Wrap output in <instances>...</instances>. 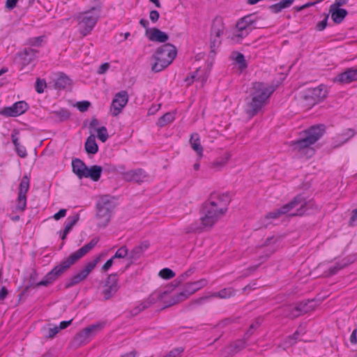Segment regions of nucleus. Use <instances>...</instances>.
<instances>
[{"label":"nucleus","instance_id":"obj_1","mask_svg":"<svg viewBox=\"0 0 357 357\" xmlns=\"http://www.w3.org/2000/svg\"><path fill=\"white\" fill-rule=\"evenodd\" d=\"M231 201V196L229 192L222 194L212 192L202 204L200 213L202 215L200 218V225H197V223L192 224L189 231L200 233L205 227H212L219 218L227 213Z\"/></svg>","mask_w":357,"mask_h":357},{"label":"nucleus","instance_id":"obj_2","mask_svg":"<svg viewBox=\"0 0 357 357\" xmlns=\"http://www.w3.org/2000/svg\"><path fill=\"white\" fill-rule=\"evenodd\" d=\"M275 89L276 86L268 85L263 82L252 83L250 95L245 99V112L249 118H252L258 114Z\"/></svg>","mask_w":357,"mask_h":357},{"label":"nucleus","instance_id":"obj_3","mask_svg":"<svg viewBox=\"0 0 357 357\" xmlns=\"http://www.w3.org/2000/svg\"><path fill=\"white\" fill-rule=\"evenodd\" d=\"M314 206L312 200H307L303 194L300 193L295 196L289 202L284 204L279 208L268 212L265 218L267 220L277 219L282 215L288 214L289 217L302 216L309 213V211Z\"/></svg>","mask_w":357,"mask_h":357},{"label":"nucleus","instance_id":"obj_4","mask_svg":"<svg viewBox=\"0 0 357 357\" xmlns=\"http://www.w3.org/2000/svg\"><path fill=\"white\" fill-rule=\"evenodd\" d=\"M326 130V126L323 123L311 126L303 131L305 137L291 141L289 145L293 150L304 153L310 158L315 153L314 149L310 146L317 142L325 134Z\"/></svg>","mask_w":357,"mask_h":357},{"label":"nucleus","instance_id":"obj_5","mask_svg":"<svg viewBox=\"0 0 357 357\" xmlns=\"http://www.w3.org/2000/svg\"><path fill=\"white\" fill-rule=\"evenodd\" d=\"M177 55L176 47L171 43H165L158 47L151 56L153 63L151 70L159 73L168 67Z\"/></svg>","mask_w":357,"mask_h":357},{"label":"nucleus","instance_id":"obj_6","mask_svg":"<svg viewBox=\"0 0 357 357\" xmlns=\"http://www.w3.org/2000/svg\"><path fill=\"white\" fill-rule=\"evenodd\" d=\"M65 271L61 263L54 266L43 278L38 281L39 274L36 268H32L28 278V284L25 286V291H29L31 289H37L40 287H50L52 285L63 273Z\"/></svg>","mask_w":357,"mask_h":357},{"label":"nucleus","instance_id":"obj_7","mask_svg":"<svg viewBox=\"0 0 357 357\" xmlns=\"http://www.w3.org/2000/svg\"><path fill=\"white\" fill-rule=\"evenodd\" d=\"M117 198L109 195H102L96 203V218L100 220L97 226L105 228L109 223L114 210L117 206Z\"/></svg>","mask_w":357,"mask_h":357},{"label":"nucleus","instance_id":"obj_8","mask_svg":"<svg viewBox=\"0 0 357 357\" xmlns=\"http://www.w3.org/2000/svg\"><path fill=\"white\" fill-rule=\"evenodd\" d=\"M72 172L79 179L89 178L93 182H98L102 176L100 165L87 166L82 160L77 158L72 160Z\"/></svg>","mask_w":357,"mask_h":357},{"label":"nucleus","instance_id":"obj_9","mask_svg":"<svg viewBox=\"0 0 357 357\" xmlns=\"http://www.w3.org/2000/svg\"><path fill=\"white\" fill-rule=\"evenodd\" d=\"M328 91L324 84L317 87L307 88L299 93L301 100L306 102L307 105H314L322 102L327 97Z\"/></svg>","mask_w":357,"mask_h":357},{"label":"nucleus","instance_id":"obj_10","mask_svg":"<svg viewBox=\"0 0 357 357\" xmlns=\"http://www.w3.org/2000/svg\"><path fill=\"white\" fill-rule=\"evenodd\" d=\"M101 255L96 257L93 260L90 261L86 264V265L79 271L78 273L73 275L66 280L65 283V289L71 288L82 281H84L89 276V275L95 268L97 264L100 261Z\"/></svg>","mask_w":357,"mask_h":357},{"label":"nucleus","instance_id":"obj_11","mask_svg":"<svg viewBox=\"0 0 357 357\" xmlns=\"http://www.w3.org/2000/svg\"><path fill=\"white\" fill-rule=\"evenodd\" d=\"M101 255L96 257L93 260L90 261L86 264V265L79 271L78 273L73 275L66 280L65 283V289L71 288L82 281H84L89 276V275L95 268L97 264L100 261Z\"/></svg>","mask_w":357,"mask_h":357},{"label":"nucleus","instance_id":"obj_12","mask_svg":"<svg viewBox=\"0 0 357 357\" xmlns=\"http://www.w3.org/2000/svg\"><path fill=\"white\" fill-rule=\"evenodd\" d=\"M101 255L96 257L93 260L90 261L86 264V265L79 271L78 273L73 275L66 280L65 283V289L71 288L82 281H84L89 276V275L95 268L97 264L100 261Z\"/></svg>","mask_w":357,"mask_h":357},{"label":"nucleus","instance_id":"obj_13","mask_svg":"<svg viewBox=\"0 0 357 357\" xmlns=\"http://www.w3.org/2000/svg\"><path fill=\"white\" fill-rule=\"evenodd\" d=\"M98 241L99 238L98 237L92 238L89 243H86L75 252L70 254L68 257L63 259L60 263L65 272L67 271L81 258L86 255L89 252H90L96 245Z\"/></svg>","mask_w":357,"mask_h":357},{"label":"nucleus","instance_id":"obj_14","mask_svg":"<svg viewBox=\"0 0 357 357\" xmlns=\"http://www.w3.org/2000/svg\"><path fill=\"white\" fill-rule=\"evenodd\" d=\"M100 17V13L94 11H90V9L79 14L77 19L80 20L79 23L83 24V28L80 30V33L86 36L91 33L96 24Z\"/></svg>","mask_w":357,"mask_h":357},{"label":"nucleus","instance_id":"obj_15","mask_svg":"<svg viewBox=\"0 0 357 357\" xmlns=\"http://www.w3.org/2000/svg\"><path fill=\"white\" fill-rule=\"evenodd\" d=\"M119 273H114L108 275L104 282V289L102 291L104 301H107L112 298L120 288L119 285Z\"/></svg>","mask_w":357,"mask_h":357},{"label":"nucleus","instance_id":"obj_16","mask_svg":"<svg viewBox=\"0 0 357 357\" xmlns=\"http://www.w3.org/2000/svg\"><path fill=\"white\" fill-rule=\"evenodd\" d=\"M29 109V104L24 100L15 102L11 106L0 109V115L6 117H17L24 114Z\"/></svg>","mask_w":357,"mask_h":357},{"label":"nucleus","instance_id":"obj_17","mask_svg":"<svg viewBox=\"0 0 357 357\" xmlns=\"http://www.w3.org/2000/svg\"><path fill=\"white\" fill-rule=\"evenodd\" d=\"M128 100L129 96L126 91L122 90L115 94L110 106L113 116H117L122 112Z\"/></svg>","mask_w":357,"mask_h":357},{"label":"nucleus","instance_id":"obj_18","mask_svg":"<svg viewBox=\"0 0 357 357\" xmlns=\"http://www.w3.org/2000/svg\"><path fill=\"white\" fill-rule=\"evenodd\" d=\"M321 303L320 300L312 298L304 300L298 302L295 307L293 309L292 312L296 311L298 312L297 314L294 315V317H297L301 314L307 313L310 311H312L315 309V307Z\"/></svg>","mask_w":357,"mask_h":357},{"label":"nucleus","instance_id":"obj_19","mask_svg":"<svg viewBox=\"0 0 357 357\" xmlns=\"http://www.w3.org/2000/svg\"><path fill=\"white\" fill-rule=\"evenodd\" d=\"M235 293L236 291L232 287H228L222 289L217 293L213 294V295L211 296V297H220L221 298H227L234 296L235 295ZM210 296H202L196 300H194L190 303L189 307L199 305L202 303L204 301L208 300Z\"/></svg>","mask_w":357,"mask_h":357},{"label":"nucleus","instance_id":"obj_20","mask_svg":"<svg viewBox=\"0 0 357 357\" xmlns=\"http://www.w3.org/2000/svg\"><path fill=\"white\" fill-rule=\"evenodd\" d=\"M145 36L147 38L152 42H156L160 43H167L169 36L168 33L161 31L157 27H153L151 29H147L145 31Z\"/></svg>","mask_w":357,"mask_h":357},{"label":"nucleus","instance_id":"obj_21","mask_svg":"<svg viewBox=\"0 0 357 357\" xmlns=\"http://www.w3.org/2000/svg\"><path fill=\"white\" fill-rule=\"evenodd\" d=\"M188 290L184 287V289L183 291H180L176 295L172 296L169 301H164L165 305L158 309L156 312L159 313L161 311L188 298L191 295L189 292L188 293Z\"/></svg>","mask_w":357,"mask_h":357},{"label":"nucleus","instance_id":"obj_22","mask_svg":"<svg viewBox=\"0 0 357 357\" xmlns=\"http://www.w3.org/2000/svg\"><path fill=\"white\" fill-rule=\"evenodd\" d=\"M146 177L145 172L142 169H136L126 172H123L122 178L126 181H133L137 183L144 182Z\"/></svg>","mask_w":357,"mask_h":357},{"label":"nucleus","instance_id":"obj_23","mask_svg":"<svg viewBox=\"0 0 357 357\" xmlns=\"http://www.w3.org/2000/svg\"><path fill=\"white\" fill-rule=\"evenodd\" d=\"M328 14L331 15L334 24H339L344 21L349 13L345 8L330 6Z\"/></svg>","mask_w":357,"mask_h":357},{"label":"nucleus","instance_id":"obj_24","mask_svg":"<svg viewBox=\"0 0 357 357\" xmlns=\"http://www.w3.org/2000/svg\"><path fill=\"white\" fill-rule=\"evenodd\" d=\"M19 134L20 130L18 129H13L11 133V140L15 146V151L17 155L20 158H24L27 156V152L26 148L19 142V138L17 137Z\"/></svg>","mask_w":357,"mask_h":357},{"label":"nucleus","instance_id":"obj_25","mask_svg":"<svg viewBox=\"0 0 357 357\" xmlns=\"http://www.w3.org/2000/svg\"><path fill=\"white\" fill-rule=\"evenodd\" d=\"M189 142L192 150L197 153L198 160H200L203 156L204 149L200 142L199 135L197 132L192 133Z\"/></svg>","mask_w":357,"mask_h":357},{"label":"nucleus","instance_id":"obj_26","mask_svg":"<svg viewBox=\"0 0 357 357\" xmlns=\"http://www.w3.org/2000/svg\"><path fill=\"white\" fill-rule=\"evenodd\" d=\"M72 79L64 73H59L58 77L54 80V88L55 89L63 90L67 86H71Z\"/></svg>","mask_w":357,"mask_h":357},{"label":"nucleus","instance_id":"obj_27","mask_svg":"<svg viewBox=\"0 0 357 357\" xmlns=\"http://www.w3.org/2000/svg\"><path fill=\"white\" fill-rule=\"evenodd\" d=\"M150 243L149 241H144L141 242L139 245L135 246L130 252L128 258L137 260L141 257L143 252L149 248Z\"/></svg>","mask_w":357,"mask_h":357},{"label":"nucleus","instance_id":"obj_28","mask_svg":"<svg viewBox=\"0 0 357 357\" xmlns=\"http://www.w3.org/2000/svg\"><path fill=\"white\" fill-rule=\"evenodd\" d=\"M224 31V24L221 17H215L211 24V36L215 35V37L220 38Z\"/></svg>","mask_w":357,"mask_h":357},{"label":"nucleus","instance_id":"obj_29","mask_svg":"<svg viewBox=\"0 0 357 357\" xmlns=\"http://www.w3.org/2000/svg\"><path fill=\"white\" fill-rule=\"evenodd\" d=\"M333 82H339L340 84H349L354 82L351 68H346L343 72L339 73L333 78Z\"/></svg>","mask_w":357,"mask_h":357},{"label":"nucleus","instance_id":"obj_30","mask_svg":"<svg viewBox=\"0 0 357 357\" xmlns=\"http://www.w3.org/2000/svg\"><path fill=\"white\" fill-rule=\"evenodd\" d=\"M84 150L88 155H95L99 151L98 145L96 141V137L93 135H90L84 143Z\"/></svg>","mask_w":357,"mask_h":357},{"label":"nucleus","instance_id":"obj_31","mask_svg":"<svg viewBox=\"0 0 357 357\" xmlns=\"http://www.w3.org/2000/svg\"><path fill=\"white\" fill-rule=\"evenodd\" d=\"M17 55L22 61L23 66L30 64L36 56L35 51L31 48H25L23 51L18 52Z\"/></svg>","mask_w":357,"mask_h":357},{"label":"nucleus","instance_id":"obj_32","mask_svg":"<svg viewBox=\"0 0 357 357\" xmlns=\"http://www.w3.org/2000/svg\"><path fill=\"white\" fill-rule=\"evenodd\" d=\"M255 13H251L241 17L240 24H245L248 30L250 29V31L255 29L262 28L261 26L257 25L258 17H255Z\"/></svg>","mask_w":357,"mask_h":357},{"label":"nucleus","instance_id":"obj_33","mask_svg":"<svg viewBox=\"0 0 357 357\" xmlns=\"http://www.w3.org/2000/svg\"><path fill=\"white\" fill-rule=\"evenodd\" d=\"M295 0H280L278 3L272 4L268 6V9L271 13L277 14L282 10L289 8Z\"/></svg>","mask_w":357,"mask_h":357},{"label":"nucleus","instance_id":"obj_34","mask_svg":"<svg viewBox=\"0 0 357 357\" xmlns=\"http://www.w3.org/2000/svg\"><path fill=\"white\" fill-rule=\"evenodd\" d=\"M104 324L100 322H97L94 324H91L82 331L87 337V338L90 340L93 337H94L99 331L102 330Z\"/></svg>","mask_w":357,"mask_h":357},{"label":"nucleus","instance_id":"obj_35","mask_svg":"<svg viewBox=\"0 0 357 357\" xmlns=\"http://www.w3.org/2000/svg\"><path fill=\"white\" fill-rule=\"evenodd\" d=\"M89 341L90 340L87 338L83 331H80L74 336L70 344L71 347L77 349Z\"/></svg>","mask_w":357,"mask_h":357},{"label":"nucleus","instance_id":"obj_36","mask_svg":"<svg viewBox=\"0 0 357 357\" xmlns=\"http://www.w3.org/2000/svg\"><path fill=\"white\" fill-rule=\"evenodd\" d=\"M207 283V280L204 278H202L195 282H188L185 284L184 287L188 290V293L189 292L190 295H192L202 287H205Z\"/></svg>","mask_w":357,"mask_h":357},{"label":"nucleus","instance_id":"obj_37","mask_svg":"<svg viewBox=\"0 0 357 357\" xmlns=\"http://www.w3.org/2000/svg\"><path fill=\"white\" fill-rule=\"evenodd\" d=\"M30 188V177L27 174H24L19 184L18 188V194L26 196V193L28 192Z\"/></svg>","mask_w":357,"mask_h":357},{"label":"nucleus","instance_id":"obj_38","mask_svg":"<svg viewBox=\"0 0 357 357\" xmlns=\"http://www.w3.org/2000/svg\"><path fill=\"white\" fill-rule=\"evenodd\" d=\"M175 119V115L174 112H166L162 116H161L157 123L156 125L160 127H164L165 126L172 123Z\"/></svg>","mask_w":357,"mask_h":357},{"label":"nucleus","instance_id":"obj_39","mask_svg":"<svg viewBox=\"0 0 357 357\" xmlns=\"http://www.w3.org/2000/svg\"><path fill=\"white\" fill-rule=\"evenodd\" d=\"M232 59L235 61L236 63L238 64L239 69L243 70L248 67L243 54L234 51L232 52Z\"/></svg>","mask_w":357,"mask_h":357},{"label":"nucleus","instance_id":"obj_40","mask_svg":"<svg viewBox=\"0 0 357 357\" xmlns=\"http://www.w3.org/2000/svg\"><path fill=\"white\" fill-rule=\"evenodd\" d=\"M100 167L102 168V173L104 172L107 173L121 172L123 174V171L125 169L123 165L116 166L112 163H104Z\"/></svg>","mask_w":357,"mask_h":357},{"label":"nucleus","instance_id":"obj_41","mask_svg":"<svg viewBox=\"0 0 357 357\" xmlns=\"http://www.w3.org/2000/svg\"><path fill=\"white\" fill-rule=\"evenodd\" d=\"M16 205L13 210L14 212H23L26 208V196L17 194Z\"/></svg>","mask_w":357,"mask_h":357},{"label":"nucleus","instance_id":"obj_42","mask_svg":"<svg viewBox=\"0 0 357 357\" xmlns=\"http://www.w3.org/2000/svg\"><path fill=\"white\" fill-rule=\"evenodd\" d=\"M356 135L355 130L352 128H347L342 132L341 135H340L337 137L340 138V144H342L347 142H348L351 137H353Z\"/></svg>","mask_w":357,"mask_h":357},{"label":"nucleus","instance_id":"obj_43","mask_svg":"<svg viewBox=\"0 0 357 357\" xmlns=\"http://www.w3.org/2000/svg\"><path fill=\"white\" fill-rule=\"evenodd\" d=\"M52 113L59 118V122L68 120L71 114L70 112L65 108H61L59 110L52 112Z\"/></svg>","mask_w":357,"mask_h":357},{"label":"nucleus","instance_id":"obj_44","mask_svg":"<svg viewBox=\"0 0 357 357\" xmlns=\"http://www.w3.org/2000/svg\"><path fill=\"white\" fill-rule=\"evenodd\" d=\"M230 155L229 153H225V155L222 158H218L213 163L211 167L213 168L220 169L222 168L229 160Z\"/></svg>","mask_w":357,"mask_h":357},{"label":"nucleus","instance_id":"obj_45","mask_svg":"<svg viewBox=\"0 0 357 357\" xmlns=\"http://www.w3.org/2000/svg\"><path fill=\"white\" fill-rule=\"evenodd\" d=\"M79 220V215L78 213L68 217L64 228L70 231L73 227L77 224Z\"/></svg>","mask_w":357,"mask_h":357},{"label":"nucleus","instance_id":"obj_46","mask_svg":"<svg viewBox=\"0 0 357 357\" xmlns=\"http://www.w3.org/2000/svg\"><path fill=\"white\" fill-rule=\"evenodd\" d=\"M176 275V273L169 268H163L158 273V276L164 280H170Z\"/></svg>","mask_w":357,"mask_h":357},{"label":"nucleus","instance_id":"obj_47","mask_svg":"<svg viewBox=\"0 0 357 357\" xmlns=\"http://www.w3.org/2000/svg\"><path fill=\"white\" fill-rule=\"evenodd\" d=\"M181 284L179 282V281L176 278L165 287V290L162 291V295L165 298L166 296L170 294L176 288L179 287Z\"/></svg>","mask_w":357,"mask_h":357},{"label":"nucleus","instance_id":"obj_48","mask_svg":"<svg viewBox=\"0 0 357 357\" xmlns=\"http://www.w3.org/2000/svg\"><path fill=\"white\" fill-rule=\"evenodd\" d=\"M97 132V138L102 142H105L109 138L107 128L105 126H101L96 128Z\"/></svg>","mask_w":357,"mask_h":357},{"label":"nucleus","instance_id":"obj_49","mask_svg":"<svg viewBox=\"0 0 357 357\" xmlns=\"http://www.w3.org/2000/svg\"><path fill=\"white\" fill-rule=\"evenodd\" d=\"M129 250L126 245L121 246L119 249L116 250L115 254L112 256L113 259H124L126 257L128 258Z\"/></svg>","mask_w":357,"mask_h":357},{"label":"nucleus","instance_id":"obj_50","mask_svg":"<svg viewBox=\"0 0 357 357\" xmlns=\"http://www.w3.org/2000/svg\"><path fill=\"white\" fill-rule=\"evenodd\" d=\"M46 87L47 83L45 79H41L40 77L36 78L35 82V90L38 93H43Z\"/></svg>","mask_w":357,"mask_h":357},{"label":"nucleus","instance_id":"obj_51","mask_svg":"<svg viewBox=\"0 0 357 357\" xmlns=\"http://www.w3.org/2000/svg\"><path fill=\"white\" fill-rule=\"evenodd\" d=\"M262 323V319L261 317H257L255 319V321L250 325V327L245 335L247 337L250 336L254 333V331L257 329Z\"/></svg>","mask_w":357,"mask_h":357},{"label":"nucleus","instance_id":"obj_52","mask_svg":"<svg viewBox=\"0 0 357 357\" xmlns=\"http://www.w3.org/2000/svg\"><path fill=\"white\" fill-rule=\"evenodd\" d=\"M149 303L152 305L155 304L158 301H161L164 303L165 297L162 295V292H159L158 294H156L155 292L152 293L149 295V296L146 298Z\"/></svg>","mask_w":357,"mask_h":357},{"label":"nucleus","instance_id":"obj_53","mask_svg":"<svg viewBox=\"0 0 357 357\" xmlns=\"http://www.w3.org/2000/svg\"><path fill=\"white\" fill-rule=\"evenodd\" d=\"M74 106L76 107L79 112H85L91 106V103L89 100H82L77 102Z\"/></svg>","mask_w":357,"mask_h":357},{"label":"nucleus","instance_id":"obj_54","mask_svg":"<svg viewBox=\"0 0 357 357\" xmlns=\"http://www.w3.org/2000/svg\"><path fill=\"white\" fill-rule=\"evenodd\" d=\"M344 268V265L342 264V263L340 261H337L335 264L333 266H331L328 270L327 276L331 277L335 274L337 273V272Z\"/></svg>","mask_w":357,"mask_h":357},{"label":"nucleus","instance_id":"obj_55","mask_svg":"<svg viewBox=\"0 0 357 357\" xmlns=\"http://www.w3.org/2000/svg\"><path fill=\"white\" fill-rule=\"evenodd\" d=\"M324 18L319 22L315 26V29L317 31H324L328 26V20L329 17V14L324 13Z\"/></svg>","mask_w":357,"mask_h":357},{"label":"nucleus","instance_id":"obj_56","mask_svg":"<svg viewBox=\"0 0 357 357\" xmlns=\"http://www.w3.org/2000/svg\"><path fill=\"white\" fill-rule=\"evenodd\" d=\"M199 70L200 68H198L195 72L190 73V75L185 78L184 81L187 83V86L191 85L195 79H198L199 77H197V75Z\"/></svg>","mask_w":357,"mask_h":357},{"label":"nucleus","instance_id":"obj_57","mask_svg":"<svg viewBox=\"0 0 357 357\" xmlns=\"http://www.w3.org/2000/svg\"><path fill=\"white\" fill-rule=\"evenodd\" d=\"M195 271V268H190L185 272L181 274L176 279L182 284L188 277H190Z\"/></svg>","mask_w":357,"mask_h":357},{"label":"nucleus","instance_id":"obj_58","mask_svg":"<svg viewBox=\"0 0 357 357\" xmlns=\"http://www.w3.org/2000/svg\"><path fill=\"white\" fill-rule=\"evenodd\" d=\"M238 319V318H235V319H232L231 317L225 318V319L221 320L220 321H219L216 325H215L213 326V328L225 327V326L236 321Z\"/></svg>","mask_w":357,"mask_h":357},{"label":"nucleus","instance_id":"obj_59","mask_svg":"<svg viewBox=\"0 0 357 357\" xmlns=\"http://www.w3.org/2000/svg\"><path fill=\"white\" fill-rule=\"evenodd\" d=\"M183 351V347H176L171 350L165 357H179Z\"/></svg>","mask_w":357,"mask_h":357},{"label":"nucleus","instance_id":"obj_60","mask_svg":"<svg viewBox=\"0 0 357 357\" xmlns=\"http://www.w3.org/2000/svg\"><path fill=\"white\" fill-rule=\"evenodd\" d=\"M60 331L58 329L57 326H54L53 328H49L47 333L45 335V337L46 339H52L54 338Z\"/></svg>","mask_w":357,"mask_h":357},{"label":"nucleus","instance_id":"obj_61","mask_svg":"<svg viewBox=\"0 0 357 357\" xmlns=\"http://www.w3.org/2000/svg\"><path fill=\"white\" fill-rule=\"evenodd\" d=\"M92 2L94 3V6L90 8V11L100 13L102 8V3L100 0H92Z\"/></svg>","mask_w":357,"mask_h":357},{"label":"nucleus","instance_id":"obj_62","mask_svg":"<svg viewBox=\"0 0 357 357\" xmlns=\"http://www.w3.org/2000/svg\"><path fill=\"white\" fill-rule=\"evenodd\" d=\"M114 262V259H113L112 257L111 258H109V259H107L101 268L102 271L107 272L113 266Z\"/></svg>","mask_w":357,"mask_h":357},{"label":"nucleus","instance_id":"obj_63","mask_svg":"<svg viewBox=\"0 0 357 357\" xmlns=\"http://www.w3.org/2000/svg\"><path fill=\"white\" fill-rule=\"evenodd\" d=\"M245 347V342L242 340H238L232 345V351L238 352Z\"/></svg>","mask_w":357,"mask_h":357},{"label":"nucleus","instance_id":"obj_64","mask_svg":"<svg viewBox=\"0 0 357 357\" xmlns=\"http://www.w3.org/2000/svg\"><path fill=\"white\" fill-rule=\"evenodd\" d=\"M357 219V207L352 211V215L349 220L348 225L349 227L356 226V221Z\"/></svg>","mask_w":357,"mask_h":357}]
</instances>
